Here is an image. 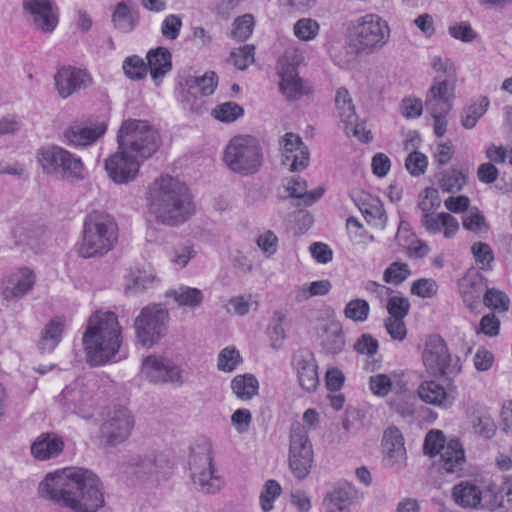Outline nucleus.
<instances>
[{
	"label": "nucleus",
	"instance_id": "nucleus-1",
	"mask_svg": "<svg viewBox=\"0 0 512 512\" xmlns=\"http://www.w3.org/2000/svg\"><path fill=\"white\" fill-rule=\"evenodd\" d=\"M38 495L73 512H97L104 505L100 479L83 468L48 473L39 483Z\"/></svg>",
	"mask_w": 512,
	"mask_h": 512
},
{
	"label": "nucleus",
	"instance_id": "nucleus-2",
	"mask_svg": "<svg viewBox=\"0 0 512 512\" xmlns=\"http://www.w3.org/2000/svg\"><path fill=\"white\" fill-rule=\"evenodd\" d=\"M83 345L91 366L104 365L118 353L121 345V327L114 312H98L91 316Z\"/></svg>",
	"mask_w": 512,
	"mask_h": 512
},
{
	"label": "nucleus",
	"instance_id": "nucleus-3",
	"mask_svg": "<svg viewBox=\"0 0 512 512\" xmlns=\"http://www.w3.org/2000/svg\"><path fill=\"white\" fill-rule=\"evenodd\" d=\"M152 193L151 213L165 225L174 226L183 223L192 213V202L186 185L169 176H161Z\"/></svg>",
	"mask_w": 512,
	"mask_h": 512
},
{
	"label": "nucleus",
	"instance_id": "nucleus-4",
	"mask_svg": "<svg viewBox=\"0 0 512 512\" xmlns=\"http://www.w3.org/2000/svg\"><path fill=\"white\" fill-rule=\"evenodd\" d=\"M117 239L115 219L108 213L92 211L84 220L79 255L83 258L101 257L114 247Z\"/></svg>",
	"mask_w": 512,
	"mask_h": 512
},
{
	"label": "nucleus",
	"instance_id": "nucleus-5",
	"mask_svg": "<svg viewBox=\"0 0 512 512\" xmlns=\"http://www.w3.org/2000/svg\"><path fill=\"white\" fill-rule=\"evenodd\" d=\"M348 40L357 54L370 55L380 51L390 39L386 20L375 13L357 17L349 22Z\"/></svg>",
	"mask_w": 512,
	"mask_h": 512
},
{
	"label": "nucleus",
	"instance_id": "nucleus-6",
	"mask_svg": "<svg viewBox=\"0 0 512 512\" xmlns=\"http://www.w3.org/2000/svg\"><path fill=\"white\" fill-rule=\"evenodd\" d=\"M119 149L131 153L143 162L149 159L160 147L158 131L146 120H124L117 134Z\"/></svg>",
	"mask_w": 512,
	"mask_h": 512
},
{
	"label": "nucleus",
	"instance_id": "nucleus-7",
	"mask_svg": "<svg viewBox=\"0 0 512 512\" xmlns=\"http://www.w3.org/2000/svg\"><path fill=\"white\" fill-rule=\"evenodd\" d=\"M223 159L233 172L243 176L252 175L262 166V148L252 136H236L226 146Z\"/></svg>",
	"mask_w": 512,
	"mask_h": 512
},
{
	"label": "nucleus",
	"instance_id": "nucleus-8",
	"mask_svg": "<svg viewBox=\"0 0 512 512\" xmlns=\"http://www.w3.org/2000/svg\"><path fill=\"white\" fill-rule=\"evenodd\" d=\"M169 319L168 310L160 304L143 307L134 321L136 342L146 348L155 346L165 337Z\"/></svg>",
	"mask_w": 512,
	"mask_h": 512
},
{
	"label": "nucleus",
	"instance_id": "nucleus-9",
	"mask_svg": "<svg viewBox=\"0 0 512 512\" xmlns=\"http://www.w3.org/2000/svg\"><path fill=\"white\" fill-rule=\"evenodd\" d=\"M422 359L426 369L434 376L452 380L461 371L460 358L453 356L445 340L436 334L427 337Z\"/></svg>",
	"mask_w": 512,
	"mask_h": 512
},
{
	"label": "nucleus",
	"instance_id": "nucleus-10",
	"mask_svg": "<svg viewBox=\"0 0 512 512\" xmlns=\"http://www.w3.org/2000/svg\"><path fill=\"white\" fill-rule=\"evenodd\" d=\"M38 160L48 174L65 179H84V165L81 159L62 147L51 146L39 150Z\"/></svg>",
	"mask_w": 512,
	"mask_h": 512
},
{
	"label": "nucleus",
	"instance_id": "nucleus-11",
	"mask_svg": "<svg viewBox=\"0 0 512 512\" xmlns=\"http://www.w3.org/2000/svg\"><path fill=\"white\" fill-rule=\"evenodd\" d=\"M314 453L306 428L299 422L293 423L290 430L288 463L293 476L305 479L311 471Z\"/></svg>",
	"mask_w": 512,
	"mask_h": 512
},
{
	"label": "nucleus",
	"instance_id": "nucleus-12",
	"mask_svg": "<svg viewBox=\"0 0 512 512\" xmlns=\"http://www.w3.org/2000/svg\"><path fill=\"white\" fill-rule=\"evenodd\" d=\"M189 464L193 483L198 490L206 494H214L221 489L223 480L216 474L209 446H203L198 451H194Z\"/></svg>",
	"mask_w": 512,
	"mask_h": 512
},
{
	"label": "nucleus",
	"instance_id": "nucleus-13",
	"mask_svg": "<svg viewBox=\"0 0 512 512\" xmlns=\"http://www.w3.org/2000/svg\"><path fill=\"white\" fill-rule=\"evenodd\" d=\"M133 427L134 419L131 412L124 407L115 408L101 424L100 438L106 446L114 447L130 436Z\"/></svg>",
	"mask_w": 512,
	"mask_h": 512
},
{
	"label": "nucleus",
	"instance_id": "nucleus-14",
	"mask_svg": "<svg viewBox=\"0 0 512 512\" xmlns=\"http://www.w3.org/2000/svg\"><path fill=\"white\" fill-rule=\"evenodd\" d=\"M142 160L131 153L119 149L105 161V170L116 184H127L136 179Z\"/></svg>",
	"mask_w": 512,
	"mask_h": 512
},
{
	"label": "nucleus",
	"instance_id": "nucleus-15",
	"mask_svg": "<svg viewBox=\"0 0 512 512\" xmlns=\"http://www.w3.org/2000/svg\"><path fill=\"white\" fill-rule=\"evenodd\" d=\"M455 83L437 75L425 97V108L429 113H449L455 98Z\"/></svg>",
	"mask_w": 512,
	"mask_h": 512
},
{
	"label": "nucleus",
	"instance_id": "nucleus-16",
	"mask_svg": "<svg viewBox=\"0 0 512 512\" xmlns=\"http://www.w3.org/2000/svg\"><path fill=\"white\" fill-rule=\"evenodd\" d=\"M142 374L153 383L183 384L181 371L168 359L149 355L142 362Z\"/></svg>",
	"mask_w": 512,
	"mask_h": 512
},
{
	"label": "nucleus",
	"instance_id": "nucleus-17",
	"mask_svg": "<svg viewBox=\"0 0 512 512\" xmlns=\"http://www.w3.org/2000/svg\"><path fill=\"white\" fill-rule=\"evenodd\" d=\"M54 81L59 95L64 99L92 85V77L86 70L72 66L58 69Z\"/></svg>",
	"mask_w": 512,
	"mask_h": 512
},
{
	"label": "nucleus",
	"instance_id": "nucleus-18",
	"mask_svg": "<svg viewBox=\"0 0 512 512\" xmlns=\"http://www.w3.org/2000/svg\"><path fill=\"white\" fill-rule=\"evenodd\" d=\"M383 463L386 467L400 471L405 468L407 454L404 446V438L400 430L394 426L388 427L382 438Z\"/></svg>",
	"mask_w": 512,
	"mask_h": 512
},
{
	"label": "nucleus",
	"instance_id": "nucleus-19",
	"mask_svg": "<svg viewBox=\"0 0 512 512\" xmlns=\"http://www.w3.org/2000/svg\"><path fill=\"white\" fill-rule=\"evenodd\" d=\"M23 9L32 16L34 26L51 33L58 24V9L51 0H23Z\"/></svg>",
	"mask_w": 512,
	"mask_h": 512
},
{
	"label": "nucleus",
	"instance_id": "nucleus-20",
	"mask_svg": "<svg viewBox=\"0 0 512 512\" xmlns=\"http://www.w3.org/2000/svg\"><path fill=\"white\" fill-rule=\"evenodd\" d=\"M300 387L306 392H313L320 380L314 354L308 349L298 350L293 357Z\"/></svg>",
	"mask_w": 512,
	"mask_h": 512
},
{
	"label": "nucleus",
	"instance_id": "nucleus-21",
	"mask_svg": "<svg viewBox=\"0 0 512 512\" xmlns=\"http://www.w3.org/2000/svg\"><path fill=\"white\" fill-rule=\"evenodd\" d=\"M35 284V274L29 268H19L2 280L1 293L5 300H17L26 295Z\"/></svg>",
	"mask_w": 512,
	"mask_h": 512
},
{
	"label": "nucleus",
	"instance_id": "nucleus-22",
	"mask_svg": "<svg viewBox=\"0 0 512 512\" xmlns=\"http://www.w3.org/2000/svg\"><path fill=\"white\" fill-rule=\"evenodd\" d=\"M282 163L291 171H302L308 166L309 150L298 135L286 133L284 136Z\"/></svg>",
	"mask_w": 512,
	"mask_h": 512
},
{
	"label": "nucleus",
	"instance_id": "nucleus-23",
	"mask_svg": "<svg viewBox=\"0 0 512 512\" xmlns=\"http://www.w3.org/2000/svg\"><path fill=\"white\" fill-rule=\"evenodd\" d=\"M15 245L38 252L46 238L45 229L29 222L17 224L12 230Z\"/></svg>",
	"mask_w": 512,
	"mask_h": 512
},
{
	"label": "nucleus",
	"instance_id": "nucleus-24",
	"mask_svg": "<svg viewBox=\"0 0 512 512\" xmlns=\"http://www.w3.org/2000/svg\"><path fill=\"white\" fill-rule=\"evenodd\" d=\"M279 74V88L288 100H298L310 93V87L298 76L297 68L293 64H284Z\"/></svg>",
	"mask_w": 512,
	"mask_h": 512
},
{
	"label": "nucleus",
	"instance_id": "nucleus-25",
	"mask_svg": "<svg viewBox=\"0 0 512 512\" xmlns=\"http://www.w3.org/2000/svg\"><path fill=\"white\" fill-rule=\"evenodd\" d=\"M438 456L436 464L441 474H454L463 469L465 455L458 439L449 440Z\"/></svg>",
	"mask_w": 512,
	"mask_h": 512
},
{
	"label": "nucleus",
	"instance_id": "nucleus-26",
	"mask_svg": "<svg viewBox=\"0 0 512 512\" xmlns=\"http://www.w3.org/2000/svg\"><path fill=\"white\" fill-rule=\"evenodd\" d=\"M356 497L357 491L352 485H339L325 495L323 507L326 512H350Z\"/></svg>",
	"mask_w": 512,
	"mask_h": 512
},
{
	"label": "nucleus",
	"instance_id": "nucleus-27",
	"mask_svg": "<svg viewBox=\"0 0 512 512\" xmlns=\"http://www.w3.org/2000/svg\"><path fill=\"white\" fill-rule=\"evenodd\" d=\"M453 498L455 502L466 508H490L492 506L489 505L485 498L487 497V493L483 494L481 489L468 481H463L454 486L452 492Z\"/></svg>",
	"mask_w": 512,
	"mask_h": 512
},
{
	"label": "nucleus",
	"instance_id": "nucleus-28",
	"mask_svg": "<svg viewBox=\"0 0 512 512\" xmlns=\"http://www.w3.org/2000/svg\"><path fill=\"white\" fill-rule=\"evenodd\" d=\"M111 21L116 30L122 33L132 32L139 23V11L133 0H122L117 3Z\"/></svg>",
	"mask_w": 512,
	"mask_h": 512
},
{
	"label": "nucleus",
	"instance_id": "nucleus-29",
	"mask_svg": "<svg viewBox=\"0 0 512 512\" xmlns=\"http://www.w3.org/2000/svg\"><path fill=\"white\" fill-rule=\"evenodd\" d=\"M106 131L105 124H98L94 127L72 125L64 131V139L70 146H88L94 143Z\"/></svg>",
	"mask_w": 512,
	"mask_h": 512
},
{
	"label": "nucleus",
	"instance_id": "nucleus-30",
	"mask_svg": "<svg viewBox=\"0 0 512 512\" xmlns=\"http://www.w3.org/2000/svg\"><path fill=\"white\" fill-rule=\"evenodd\" d=\"M64 448L60 437L53 433L41 434L31 445V454L40 461L57 457Z\"/></svg>",
	"mask_w": 512,
	"mask_h": 512
},
{
	"label": "nucleus",
	"instance_id": "nucleus-31",
	"mask_svg": "<svg viewBox=\"0 0 512 512\" xmlns=\"http://www.w3.org/2000/svg\"><path fill=\"white\" fill-rule=\"evenodd\" d=\"M181 85L183 90L195 97L197 95L210 96L218 85V76L213 71L207 72L201 77L188 76Z\"/></svg>",
	"mask_w": 512,
	"mask_h": 512
},
{
	"label": "nucleus",
	"instance_id": "nucleus-32",
	"mask_svg": "<svg viewBox=\"0 0 512 512\" xmlns=\"http://www.w3.org/2000/svg\"><path fill=\"white\" fill-rule=\"evenodd\" d=\"M289 196L296 198L299 202L296 206H310L315 203L324 193V189L319 187L316 190L307 191L306 181L300 177H291L286 186Z\"/></svg>",
	"mask_w": 512,
	"mask_h": 512
},
{
	"label": "nucleus",
	"instance_id": "nucleus-33",
	"mask_svg": "<svg viewBox=\"0 0 512 512\" xmlns=\"http://www.w3.org/2000/svg\"><path fill=\"white\" fill-rule=\"evenodd\" d=\"M147 65L153 80H161L172 68L170 51L165 47L150 50L147 54Z\"/></svg>",
	"mask_w": 512,
	"mask_h": 512
},
{
	"label": "nucleus",
	"instance_id": "nucleus-34",
	"mask_svg": "<svg viewBox=\"0 0 512 512\" xmlns=\"http://www.w3.org/2000/svg\"><path fill=\"white\" fill-rule=\"evenodd\" d=\"M417 393L419 398L427 404L447 406L452 403L444 387L433 380L422 382Z\"/></svg>",
	"mask_w": 512,
	"mask_h": 512
},
{
	"label": "nucleus",
	"instance_id": "nucleus-35",
	"mask_svg": "<svg viewBox=\"0 0 512 512\" xmlns=\"http://www.w3.org/2000/svg\"><path fill=\"white\" fill-rule=\"evenodd\" d=\"M64 321L54 318L47 323L41 332L38 348L42 353L52 352L59 344L64 331Z\"/></svg>",
	"mask_w": 512,
	"mask_h": 512
},
{
	"label": "nucleus",
	"instance_id": "nucleus-36",
	"mask_svg": "<svg viewBox=\"0 0 512 512\" xmlns=\"http://www.w3.org/2000/svg\"><path fill=\"white\" fill-rule=\"evenodd\" d=\"M165 296L172 298L179 307H188L191 309L199 307L204 299L201 290L184 285L168 290Z\"/></svg>",
	"mask_w": 512,
	"mask_h": 512
},
{
	"label": "nucleus",
	"instance_id": "nucleus-37",
	"mask_svg": "<svg viewBox=\"0 0 512 512\" xmlns=\"http://www.w3.org/2000/svg\"><path fill=\"white\" fill-rule=\"evenodd\" d=\"M322 346L329 354L340 353L345 346L344 334L339 322L326 324L322 335Z\"/></svg>",
	"mask_w": 512,
	"mask_h": 512
},
{
	"label": "nucleus",
	"instance_id": "nucleus-38",
	"mask_svg": "<svg viewBox=\"0 0 512 512\" xmlns=\"http://www.w3.org/2000/svg\"><path fill=\"white\" fill-rule=\"evenodd\" d=\"M231 389L238 399L247 401L258 394L259 382L253 374L237 375L231 381Z\"/></svg>",
	"mask_w": 512,
	"mask_h": 512
},
{
	"label": "nucleus",
	"instance_id": "nucleus-39",
	"mask_svg": "<svg viewBox=\"0 0 512 512\" xmlns=\"http://www.w3.org/2000/svg\"><path fill=\"white\" fill-rule=\"evenodd\" d=\"M60 401L67 412L81 414L83 417L89 416L88 414H82L84 412V400L81 389L66 387L60 395Z\"/></svg>",
	"mask_w": 512,
	"mask_h": 512
},
{
	"label": "nucleus",
	"instance_id": "nucleus-40",
	"mask_svg": "<svg viewBox=\"0 0 512 512\" xmlns=\"http://www.w3.org/2000/svg\"><path fill=\"white\" fill-rule=\"evenodd\" d=\"M156 277L152 271H132L126 284V291L137 294L153 286Z\"/></svg>",
	"mask_w": 512,
	"mask_h": 512
},
{
	"label": "nucleus",
	"instance_id": "nucleus-41",
	"mask_svg": "<svg viewBox=\"0 0 512 512\" xmlns=\"http://www.w3.org/2000/svg\"><path fill=\"white\" fill-rule=\"evenodd\" d=\"M438 183L443 192L456 193L466 184V177L456 169L445 170L439 173Z\"/></svg>",
	"mask_w": 512,
	"mask_h": 512
},
{
	"label": "nucleus",
	"instance_id": "nucleus-42",
	"mask_svg": "<svg viewBox=\"0 0 512 512\" xmlns=\"http://www.w3.org/2000/svg\"><path fill=\"white\" fill-rule=\"evenodd\" d=\"M212 115L219 121L231 123L244 115V108L233 101H228L217 105Z\"/></svg>",
	"mask_w": 512,
	"mask_h": 512
},
{
	"label": "nucleus",
	"instance_id": "nucleus-43",
	"mask_svg": "<svg viewBox=\"0 0 512 512\" xmlns=\"http://www.w3.org/2000/svg\"><path fill=\"white\" fill-rule=\"evenodd\" d=\"M489 106L487 97H482L478 103L469 106L462 116V126L466 129L475 127L477 121L485 114Z\"/></svg>",
	"mask_w": 512,
	"mask_h": 512
},
{
	"label": "nucleus",
	"instance_id": "nucleus-44",
	"mask_svg": "<svg viewBox=\"0 0 512 512\" xmlns=\"http://www.w3.org/2000/svg\"><path fill=\"white\" fill-rule=\"evenodd\" d=\"M285 315L281 311H275L272 322L269 327V336L271 346L274 349L281 348L283 341L286 339V331L284 328Z\"/></svg>",
	"mask_w": 512,
	"mask_h": 512
},
{
	"label": "nucleus",
	"instance_id": "nucleus-45",
	"mask_svg": "<svg viewBox=\"0 0 512 512\" xmlns=\"http://www.w3.org/2000/svg\"><path fill=\"white\" fill-rule=\"evenodd\" d=\"M123 70L128 78L141 80L147 75L148 65L141 57L132 55L124 60Z\"/></svg>",
	"mask_w": 512,
	"mask_h": 512
},
{
	"label": "nucleus",
	"instance_id": "nucleus-46",
	"mask_svg": "<svg viewBox=\"0 0 512 512\" xmlns=\"http://www.w3.org/2000/svg\"><path fill=\"white\" fill-rule=\"evenodd\" d=\"M370 311L368 302L364 299L350 300L345 309L344 315L346 318L354 322H364L367 320Z\"/></svg>",
	"mask_w": 512,
	"mask_h": 512
},
{
	"label": "nucleus",
	"instance_id": "nucleus-47",
	"mask_svg": "<svg viewBox=\"0 0 512 512\" xmlns=\"http://www.w3.org/2000/svg\"><path fill=\"white\" fill-rule=\"evenodd\" d=\"M282 488L273 479L266 481L260 493V504L263 512H270L273 509L274 501L280 496Z\"/></svg>",
	"mask_w": 512,
	"mask_h": 512
},
{
	"label": "nucleus",
	"instance_id": "nucleus-48",
	"mask_svg": "<svg viewBox=\"0 0 512 512\" xmlns=\"http://www.w3.org/2000/svg\"><path fill=\"white\" fill-rule=\"evenodd\" d=\"M241 362L239 351L234 347H226L218 355L217 367L220 371L232 372Z\"/></svg>",
	"mask_w": 512,
	"mask_h": 512
},
{
	"label": "nucleus",
	"instance_id": "nucleus-49",
	"mask_svg": "<svg viewBox=\"0 0 512 512\" xmlns=\"http://www.w3.org/2000/svg\"><path fill=\"white\" fill-rule=\"evenodd\" d=\"M409 266L406 263L393 262L383 273V280L386 283L400 285L410 275Z\"/></svg>",
	"mask_w": 512,
	"mask_h": 512
},
{
	"label": "nucleus",
	"instance_id": "nucleus-50",
	"mask_svg": "<svg viewBox=\"0 0 512 512\" xmlns=\"http://www.w3.org/2000/svg\"><path fill=\"white\" fill-rule=\"evenodd\" d=\"M253 26L254 18L251 14L240 16L232 24L231 37L244 41L252 34Z\"/></svg>",
	"mask_w": 512,
	"mask_h": 512
},
{
	"label": "nucleus",
	"instance_id": "nucleus-51",
	"mask_svg": "<svg viewBox=\"0 0 512 512\" xmlns=\"http://www.w3.org/2000/svg\"><path fill=\"white\" fill-rule=\"evenodd\" d=\"M445 437L439 430H430L424 440L423 450L429 457H436L441 453L443 447H445Z\"/></svg>",
	"mask_w": 512,
	"mask_h": 512
},
{
	"label": "nucleus",
	"instance_id": "nucleus-52",
	"mask_svg": "<svg viewBox=\"0 0 512 512\" xmlns=\"http://www.w3.org/2000/svg\"><path fill=\"white\" fill-rule=\"evenodd\" d=\"M483 301L487 307L499 312H505L509 309L508 296L504 292L494 288L485 291Z\"/></svg>",
	"mask_w": 512,
	"mask_h": 512
},
{
	"label": "nucleus",
	"instance_id": "nucleus-53",
	"mask_svg": "<svg viewBox=\"0 0 512 512\" xmlns=\"http://www.w3.org/2000/svg\"><path fill=\"white\" fill-rule=\"evenodd\" d=\"M319 32V24L310 18L299 19L294 24V34L302 41H310L314 39Z\"/></svg>",
	"mask_w": 512,
	"mask_h": 512
},
{
	"label": "nucleus",
	"instance_id": "nucleus-54",
	"mask_svg": "<svg viewBox=\"0 0 512 512\" xmlns=\"http://www.w3.org/2000/svg\"><path fill=\"white\" fill-rule=\"evenodd\" d=\"M254 52L253 45H244L231 51L230 59L237 69L244 70L254 62Z\"/></svg>",
	"mask_w": 512,
	"mask_h": 512
},
{
	"label": "nucleus",
	"instance_id": "nucleus-55",
	"mask_svg": "<svg viewBox=\"0 0 512 512\" xmlns=\"http://www.w3.org/2000/svg\"><path fill=\"white\" fill-rule=\"evenodd\" d=\"M386 309L389 313L388 318L404 319L410 311V302L406 297L391 296L389 297Z\"/></svg>",
	"mask_w": 512,
	"mask_h": 512
},
{
	"label": "nucleus",
	"instance_id": "nucleus-56",
	"mask_svg": "<svg viewBox=\"0 0 512 512\" xmlns=\"http://www.w3.org/2000/svg\"><path fill=\"white\" fill-rule=\"evenodd\" d=\"M471 252L482 270H489L494 260L493 251L487 243L476 242L471 247Z\"/></svg>",
	"mask_w": 512,
	"mask_h": 512
},
{
	"label": "nucleus",
	"instance_id": "nucleus-57",
	"mask_svg": "<svg viewBox=\"0 0 512 512\" xmlns=\"http://www.w3.org/2000/svg\"><path fill=\"white\" fill-rule=\"evenodd\" d=\"M428 165L426 155L421 152L414 151L408 155L405 160L406 169L413 176H420L425 173Z\"/></svg>",
	"mask_w": 512,
	"mask_h": 512
},
{
	"label": "nucleus",
	"instance_id": "nucleus-58",
	"mask_svg": "<svg viewBox=\"0 0 512 512\" xmlns=\"http://www.w3.org/2000/svg\"><path fill=\"white\" fill-rule=\"evenodd\" d=\"M438 286L435 280L421 278L412 283L411 293L422 298H431L436 295Z\"/></svg>",
	"mask_w": 512,
	"mask_h": 512
},
{
	"label": "nucleus",
	"instance_id": "nucleus-59",
	"mask_svg": "<svg viewBox=\"0 0 512 512\" xmlns=\"http://www.w3.org/2000/svg\"><path fill=\"white\" fill-rule=\"evenodd\" d=\"M256 243L259 249L266 255V257H271L277 252L278 237L271 230H267L260 234L257 237Z\"/></svg>",
	"mask_w": 512,
	"mask_h": 512
},
{
	"label": "nucleus",
	"instance_id": "nucleus-60",
	"mask_svg": "<svg viewBox=\"0 0 512 512\" xmlns=\"http://www.w3.org/2000/svg\"><path fill=\"white\" fill-rule=\"evenodd\" d=\"M371 392L379 397H385L391 391L392 381L386 374H377L369 378Z\"/></svg>",
	"mask_w": 512,
	"mask_h": 512
},
{
	"label": "nucleus",
	"instance_id": "nucleus-61",
	"mask_svg": "<svg viewBox=\"0 0 512 512\" xmlns=\"http://www.w3.org/2000/svg\"><path fill=\"white\" fill-rule=\"evenodd\" d=\"M468 285H473L470 282V278H462L459 281V289L463 298L464 303L471 309H475L480 303V299L482 297V291H472L470 289H466L465 287Z\"/></svg>",
	"mask_w": 512,
	"mask_h": 512
},
{
	"label": "nucleus",
	"instance_id": "nucleus-62",
	"mask_svg": "<svg viewBox=\"0 0 512 512\" xmlns=\"http://www.w3.org/2000/svg\"><path fill=\"white\" fill-rule=\"evenodd\" d=\"M499 329V319L493 313H489L481 318L479 326L476 328V333H483L489 337H494L499 334Z\"/></svg>",
	"mask_w": 512,
	"mask_h": 512
},
{
	"label": "nucleus",
	"instance_id": "nucleus-63",
	"mask_svg": "<svg viewBox=\"0 0 512 512\" xmlns=\"http://www.w3.org/2000/svg\"><path fill=\"white\" fill-rule=\"evenodd\" d=\"M462 224L466 230L473 232H480L488 229L484 215L477 209H475V212H471L466 215L463 218Z\"/></svg>",
	"mask_w": 512,
	"mask_h": 512
},
{
	"label": "nucleus",
	"instance_id": "nucleus-64",
	"mask_svg": "<svg viewBox=\"0 0 512 512\" xmlns=\"http://www.w3.org/2000/svg\"><path fill=\"white\" fill-rule=\"evenodd\" d=\"M181 26L182 21L180 17L171 14L164 19L161 27V32L165 38L174 40L178 37Z\"/></svg>",
	"mask_w": 512,
	"mask_h": 512
}]
</instances>
